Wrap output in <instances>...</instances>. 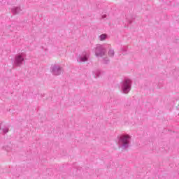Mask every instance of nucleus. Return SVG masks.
<instances>
[{
    "instance_id": "f257e3e1",
    "label": "nucleus",
    "mask_w": 179,
    "mask_h": 179,
    "mask_svg": "<svg viewBox=\"0 0 179 179\" xmlns=\"http://www.w3.org/2000/svg\"><path fill=\"white\" fill-rule=\"evenodd\" d=\"M119 148H122L123 150L128 149L131 145V136L128 134H122L117 136Z\"/></svg>"
},
{
    "instance_id": "9d476101",
    "label": "nucleus",
    "mask_w": 179,
    "mask_h": 179,
    "mask_svg": "<svg viewBox=\"0 0 179 179\" xmlns=\"http://www.w3.org/2000/svg\"><path fill=\"white\" fill-rule=\"evenodd\" d=\"M108 57H114V51L113 50H110L108 52Z\"/></svg>"
},
{
    "instance_id": "ddd939ff",
    "label": "nucleus",
    "mask_w": 179,
    "mask_h": 179,
    "mask_svg": "<svg viewBox=\"0 0 179 179\" xmlns=\"http://www.w3.org/2000/svg\"><path fill=\"white\" fill-rule=\"evenodd\" d=\"M103 62H104V64H109L110 63V59H108V57H105L103 59Z\"/></svg>"
},
{
    "instance_id": "20e7f679",
    "label": "nucleus",
    "mask_w": 179,
    "mask_h": 179,
    "mask_svg": "<svg viewBox=\"0 0 179 179\" xmlns=\"http://www.w3.org/2000/svg\"><path fill=\"white\" fill-rule=\"evenodd\" d=\"M50 72L55 76H59L62 72V67L58 64H52L50 67Z\"/></svg>"
},
{
    "instance_id": "2eb2a0df",
    "label": "nucleus",
    "mask_w": 179,
    "mask_h": 179,
    "mask_svg": "<svg viewBox=\"0 0 179 179\" xmlns=\"http://www.w3.org/2000/svg\"><path fill=\"white\" fill-rule=\"evenodd\" d=\"M177 110H179V104L176 106Z\"/></svg>"
},
{
    "instance_id": "0eeeda50",
    "label": "nucleus",
    "mask_w": 179,
    "mask_h": 179,
    "mask_svg": "<svg viewBox=\"0 0 179 179\" xmlns=\"http://www.w3.org/2000/svg\"><path fill=\"white\" fill-rule=\"evenodd\" d=\"M11 12H13V15H19L22 12V9L20 7H14L11 9Z\"/></svg>"
},
{
    "instance_id": "1a4fd4ad",
    "label": "nucleus",
    "mask_w": 179,
    "mask_h": 179,
    "mask_svg": "<svg viewBox=\"0 0 179 179\" xmlns=\"http://www.w3.org/2000/svg\"><path fill=\"white\" fill-rule=\"evenodd\" d=\"M94 78H99L101 75L100 71H93Z\"/></svg>"
},
{
    "instance_id": "dca6fc26",
    "label": "nucleus",
    "mask_w": 179,
    "mask_h": 179,
    "mask_svg": "<svg viewBox=\"0 0 179 179\" xmlns=\"http://www.w3.org/2000/svg\"><path fill=\"white\" fill-rule=\"evenodd\" d=\"M132 23V21H129V24H131Z\"/></svg>"
},
{
    "instance_id": "7ed1b4c3",
    "label": "nucleus",
    "mask_w": 179,
    "mask_h": 179,
    "mask_svg": "<svg viewBox=\"0 0 179 179\" xmlns=\"http://www.w3.org/2000/svg\"><path fill=\"white\" fill-rule=\"evenodd\" d=\"M24 58H26V55L24 53H21L15 55L14 59L15 66H22L25 62Z\"/></svg>"
},
{
    "instance_id": "9b49d317",
    "label": "nucleus",
    "mask_w": 179,
    "mask_h": 179,
    "mask_svg": "<svg viewBox=\"0 0 179 179\" xmlns=\"http://www.w3.org/2000/svg\"><path fill=\"white\" fill-rule=\"evenodd\" d=\"M127 50H128V48H127V47H123V48H122V51L123 55H125V52H127Z\"/></svg>"
},
{
    "instance_id": "f3484780",
    "label": "nucleus",
    "mask_w": 179,
    "mask_h": 179,
    "mask_svg": "<svg viewBox=\"0 0 179 179\" xmlns=\"http://www.w3.org/2000/svg\"><path fill=\"white\" fill-rule=\"evenodd\" d=\"M0 129H1V126H0Z\"/></svg>"
},
{
    "instance_id": "423d86ee",
    "label": "nucleus",
    "mask_w": 179,
    "mask_h": 179,
    "mask_svg": "<svg viewBox=\"0 0 179 179\" xmlns=\"http://www.w3.org/2000/svg\"><path fill=\"white\" fill-rule=\"evenodd\" d=\"M107 53V50H106V47L103 45H99L96 47L95 50V55L96 57H104Z\"/></svg>"
},
{
    "instance_id": "f03ea898",
    "label": "nucleus",
    "mask_w": 179,
    "mask_h": 179,
    "mask_svg": "<svg viewBox=\"0 0 179 179\" xmlns=\"http://www.w3.org/2000/svg\"><path fill=\"white\" fill-rule=\"evenodd\" d=\"M120 86L122 93L128 94V93L131 92L132 81L130 79L124 78V80L120 83Z\"/></svg>"
},
{
    "instance_id": "4468645a",
    "label": "nucleus",
    "mask_w": 179,
    "mask_h": 179,
    "mask_svg": "<svg viewBox=\"0 0 179 179\" xmlns=\"http://www.w3.org/2000/svg\"><path fill=\"white\" fill-rule=\"evenodd\" d=\"M101 17H102V19H106V17H107V15L103 14L101 15Z\"/></svg>"
},
{
    "instance_id": "f8f14e48",
    "label": "nucleus",
    "mask_w": 179,
    "mask_h": 179,
    "mask_svg": "<svg viewBox=\"0 0 179 179\" xmlns=\"http://www.w3.org/2000/svg\"><path fill=\"white\" fill-rule=\"evenodd\" d=\"M2 131H3V134H8V132H9V128L8 127L3 128Z\"/></svg>"
},
{
    "instance_id": "39448f33",
    "label": "nucleus",
    "mask_w": 179,
    "mask_h": 179,
    "mask_svg": "<svg viewBox=\"0 0 179 179\" xmlns=\"http://www.w3.org/2000/svg\"><path fill=\"white\" fill-rule=\"evenodd\" d=\"M90 57V53L89 52H83L77 57V61L78 62H86L89 61Z\"/></svg>"
},
{
    "instance_id": "6e6552de",
    "label": "nucleus",
    "mask_w": 179,
    "mask_h": 179,
    "mask_svg": "<svg viewBox=\"0 0 179 179\" xmlns=\"http://www.w3.org/2000/svg\"><path fill=\"white\" fill-rule=\"evenodd\" d=\"M99 38H100L101 41H104V40H106V38H107V34H102L101 35H100Z\"/></svg>"
}]
</instances>
